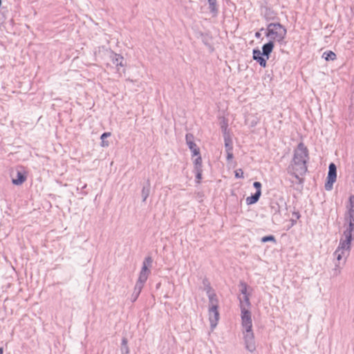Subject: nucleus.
I'll use <instances>...</instances> for the list:
<instances>
[{
  "label": "nucleus",
  "mask_w": 354,
  "mask_h": 354,
  "mask_svg": "<svg viewBox=\"0 0 354 354\" xmlns=\"http://www.w3.org/2000/svg\"><path fill=\"white\" fill-rule=\"evenodd\" d=\"M151 263H152V259L150 257H148L145 259V261L143 262V266H142V270L140 271V276L138 278V282L143 283L147 281L149 274L150 272L149 267L151 266Z\"/></svg>",
  "instance_id": "8"
},
{
  "label": "nucleus",
  "mask_w": 354,
  "mask_h": 354,
  "mask_svg": "<svg viewBox=\"0 0 354 354\" xmlns=\"http://www.w3.org/2000/svg\"><path fill=\"white\" fill-rule=\"evenodd\" d=\"M197 156V158L194 161L195 169H202V158L200 154Z\"/></svg>",
  "instance_id": "17"
},
{
  "label": "nucleus",
  "mask_w": 354,
  "mask_h": 354,
  "mask_svg": "<svg viewBox=\"0 0 354 354\" xmlns=\"http://www.w3.org/2000/svg\"><path fill=\"white\" fill-rule=\"evenodd\" d=\"M290 173L294 176L299 183H303L302 176H304L307 171V166L304 162H292L290 167H289Z\"/></svg>",
  "instance_id": "5"
},
{
  "label": "nucleus",
  "mask_w": 354,
  "mask_h": 354,
  "mask_svg": "<svg viewBox=\"0 0 354 354\" xmlns=\"http://www.w3.org/2000/svg\"><path fill=\"white\" fill-rule=\"evenodd\" d=\"M274 48V43L272 41H269L268 43L264 44L263 46L262 50L263 53L262 54L264 56H266V59H269V55L272 53V50Z\"/></svg>",
  "instance_id": "13"
},
{
  "label": "nucleus",
  "mask_w": 354,
  "mask_h": 354,
  "mask_svg": "<svg viewBox=\"0 0 354 354\" xmlns=\"http://www.w3.org/2000/svg\"><path fill=\"white\" fill-rule=\"evenodd\" d=\"M209 298L210 302V307L209 309V319L211 322L212 327L214 328L217 325L218 321L219 319L218 300L215 294L209 295Z\"/></svg>",
  "instance_id": "4"
},
{
  "label": "nucleus",
  "mask_w": 354,
  "mask_h": 354,
  "mask_svg": "<svg viewBox=\"0 0 354 354\" xmlns=\"http://www.w3.org/2000/svg\"><path fill=\"white\" fill-rule=\"evenodd\" d=\"M348 213L350 215L349 225H351V222L354 225V207H351V209L348 211Z\"/></svg>",
  "instance_id": "20"
},
{
  "label": "nucleus",
  "mask_w": 354,
  "mask_h": 354,
  "mask_svg": "<svg viewBox=\"0 0 354 354\" xmlns=\"http://www.w3.org/2000/svg\"><path fill=\"white\" fill-rule=\"evenodd\" d=\"M308 158V151L304 143L301 142L298 145L297 148L295 151L292 162H304L306 164Z\"/></svg>",
  "instance_id": "6"
},
{
  "label": "nucleus",
  "mask_w": 354,
  "mask_h": 354,
  "mask_svg": "<svg viewBox=\"0 0 354 354\" xmlns=\"http://www.w3.org/2000/svg\"><path fill=\"white\" fill-rule=\"evenodd\" d=\"M211 6H214L216 3V0H208Z\"/></svg>",
  "instance_id": "27"
},
{
  "label": "nucleus",
  "mask_w": 354,
  "mask_h": 354,
  "mask_svg": "<svg viewBox=\"0 0 354 354\" xmlns=\"http://www.w3.org/2000/svg\"><path fill=\"white\" fill-rule=\"evenodd\" d=\"M261 52L258 49L253 50V59L256 60L262 67L267 65V59L262 57Z\"/></svg>",
  "instance_id": "11"
},
{
  "label": "nucleus",
  "mask_w": 354,
  "mask_h": 354,
  "mask_svg": "<svg viewBox=\"0 0 354 354\" xmlns=\"http://www.w3.org/2000/svg\"><path fill=\"white\" fill-rule=\"evenodd\" d=\"M235 177L237 178H243V171L241 169H236L234 171Z\"/></svg>",
  "instance_id": "21"
},
{
  "label": "nucleus",
  "mask_w": 354,
  "mask_h": 354,
  "mask_svg": "<svg viewBox=\"0 0 354 354\" xmlns=\"http://www.w3.org/2000/svg\"><path fill=\"white\" fill-rule=\"evenodd\" d=\"M286 28L279 23H271L267 27L266 36L273 43H281L286 38Z\"/></svg>",
  "instance_id": "2"
},
{
  "label": "nucleus",
  "mask_w": 354,
  "mask_h": 354,
  "mask_svg": "<svg viewBox=\"0 0 354 354\" xmlns=\"http://www.w3.org/2000/svg\"><path fill=\"white\" fill-rule=\"evenodd\" d=\"M349 201L351 205V207H354V196H351L349 198Z\"/></svg>",
  "instance_id": "25"
},
{
  "label": "nucleus",
  "mask_w": 354,
  "mask_h": 354,
  "mask_svg": "<svg viewBox=\"0 0 354 354\" xmlns=\"http://www.w3.org/2000/svg\"><path fill=\"white\" fill-rule=\"evenodd\" d=\"M259 32H257V33H256V37H259Z\"/></svg>",
  "instance_id": "30"
},
{
  "label": "nucleus",
  "mask_w": 354,
  "mask_h": 354,
  "mask_svg": "<svg viewBox=\"0 0 354 354\" xmlns=\"http://www.w3.org/2000/svg\"><path fill=\"white\" fill-rule=\"evenodd\" d=\"M111 133L110 132H106L101 136V146L102 147H107L109 145V142L106 141V138L111 136Z\"/></svg>",
  "instance_id": "15"
},
{
  "label": "nucleus",
  "mask_w": 354,
  "mask_h": 354,
  "mask_svg": "<svg viewBox=\"0 0 354 354\" xmlns=\"http://www.w3.org/2000/svg\"><path fill=\"white\" fill-rule=\"evenodd\" d=\"M17 174L18 176V178L15 179V178H12V183L15 185H19V184H21L22 183V174L19 171H17Z\"/></svg>",
  "instance_id": "19"
},
{
  "label": "nucleus",
  "mask_w": 354,
  "mask_h": 354,
  "mask_svg": "<svg viewBox=\"0 0 354 354\" xmlns=\"http://www.w3.org/2000/svg\"><path fill=\"white\" fill-rule=\"evenodd\" d=\"M226 153H227V160H231L233 158L232 151H226Z\"/></svg>",
  "instance_id": "24"
},
{
  "label": "nucleus",
  "mask_w": 354,
  "mask_h": 354,
  "mask_svg": "<svg viewBox=\"0 0 354 354\" xmlns=\"http://www.w3.org/2000/svg\"><path fill=\"white\" fill-rule=\"evenodd\" d=\"M337 179V169L334 163H330L327 176V182L325 184L326 190H330L333 187V183Z\"/></svg>",
  "instance_id": "7"
},
{
  "label": "nucleus",
  "mask_w": 354,
  "mask_h": 354,
  "mask_svg": "<svg viewBox=\"0 0 354 354\" xmlns=\"http://www.w3.org/2000/svg\"><path fill=\"white\" fill-rule=\"evenodd\" d=\"M196 179H197V183H200L201 182V180L202 178V169H196Z\"/></svg>",
  "instance_id": "22"
},
{
  "label": "nucleus",
  "mask_w": 354,
  "mask_h": 354,
  "mask_svg": "<svg viewBox=\"0 0 354 354\" xmlns=\"http://www.w3.org/2000/svg\"><path fill=\"white\" fill-rule=\"evenodd\" d=\"M122 344H123L124 345H127V340L125 338H124V339H122Z\"/></svg>",
  "instance_id": "28"
},
{
  "label": "nucleus",
  "mask_w": 354,
  "mask_h": 354,
  "mask_svg": "<svg viewBox=\"0 0 354 354\" xmlns=\"http://www.w3.org/2000/svg\"><path fill=\"white\" fill-rule=\"evenodd\" d=\"M253 186L256 189V193L254 195L246 198L245 201L248 205L256 203L259 200L261 195V183L259 182H254Z\"/></svg>",
  "instance_id": "9"
},
{
  "label": "nucleus",
  "mask_w": 354,
  "mask_h": 354,
  "mask_svg": "<svg viewBox=\"0 0 354 354\" xmlns=\"http://www.w3.org/2000/svg\"><path fill=\"white\" fill-rule=\"evenodd\" d=\"M293 216H294V217H295V218H297V219H299V217H300V214H299V212H293Z\"/></svg>",
  "instance_id": "26"
},
{
  "label": "nucleus",
  "mask_w": 354,
  "mask_h": 354,
  "mask_svg": "<svg viewBox=\"0 0 354 354\" xmlns=\"http://www.w3.org/2000/svg\"><path fill=\"white\" fill-rule=\"evenodd\" d=\"M353 231L354 227L353 223H351L348 229H347L344 232V239H342L340 241L339 245L335 252V254L337 255V259L338 261L342 259V257L344 255L346 251H349Z\"/></svg>",
  "instance_id": "3"
},
{
  "label": "nucleus",
  "mask_w": 354,
  "mask_h": 354,
  "mask_svg": "<svg viewBox=\"0 0 354 354\" xmlns=\"http://www.w3.org/2000/svg\"><path fill=\"white\" fill-rule=\"evenodd\" d=\"M323 57H324V59L326 61H329V60L333 61V60H335L337 58L336 54L331 50L324 52L323 54Z\"/></svg>",
  "instance_id": "14"
},
{
  "label": "nucleus",
  "mask_w": 354,
  "mask_h": 354,
  "mask_svg": "<svg viewBox=\"0 0 354 354\" xmlns=\"http://www.w3.org/2000/svg\"><path fill=\"white\" fill-rule=\"evenodd\" d=\"M123 57L120 55H117L115 54V57H114V59H113V62L117 65V66H124V64L123 63Z\"/></svg>",
  "instance_id": "16"
},
{
  "label": "nucleus",
  "mask_w": 354,
  "mask_h": 354,
  "mask_svg": "<svg viewBox=\"0 0 354 354\" xmlns=\"http://www.w3.org/2000/svg\"><path fill=\"white\" fill-rule=\"evenodd\" d=\"M269 241H274V237L273 236H267L262 238L263 242H267Z\"/></svg>",
  "instance_id": "23"
},
{
  "label": "nucleus",
  "mask_w": 354,
  "mask_h": 354,
  "mask_svg": "<svg viewBox=\"0 0 354 354\" xmlns=\"http://www.w3.org/2000/svg\"><path fill=\"white\" fill-rule=\"evenodd\" d=\"M241 293L244 295V303L243 305L248 308L250 306V302L249 299V294H248V286L245 283H241Z\"/></svg>",
  "instance_id": "12"
},
{
  "label": "nucleus",
  "mask_w": 354,
  "mask_h": 354,
  "mask_svg": "<svg viewBox=\"0 0 354 354\" xmlns=\"http://www.w3.org/2000/svg\"><path fill=\"white\" fill-rule=\"evenodd\" d=\"M3 348H0V354H3Z\"/></svg>",
  "instance_id": "29"
},
{
  "label": "nucleus",
  "mask_w": 354,
  "mask_h": 354,
  "mask_svg": "<svg viewBox=\"0 0 354 354\" xmlns=\"http://www.w3.org/2000/svg\"><path fill=\"white\" fill-rule=\"evenodd\" d=\"M193 140L194 136L192 134L188 133L186 135V142L189 149L192 151L193 156H198L200 154V150L194 142Z\"/></svg>",
  "instance_id": "10"
},
{
  "label": "nucleus",
  "mask_w": 354,
  "mask_h": 354,
  "mask_svg": "<svg viewBox=\"0 0 354 354\" xmlns=\"http://www.w3.org/2000/svg\"><path fill=\"white\" fill-rule=\"evenodd\" d=\"M225 147L226 151H232L233 150V146L232 142L230 139H225Z\"/></svg>",
  "instance_id": "18"
},
{
  "label": "nucleus",
  "mask_w": 354,
  "mask_h": 354,
  "mask_svg": "<svg viewBox=\"0 0 354 354\" xmlns=\"http://www.w3.org/2000/svg\"><path fill=\"white\" fill-rule=\"evenodd\" d=\"M241 324L243 329L244 338L246 348L250 352L255 350V343L254 340V334L252 332V321L251 313L249 308L245 306L243 302H241Z\"/></svg>",
  "instance_id": "1"
}]
</instances>
